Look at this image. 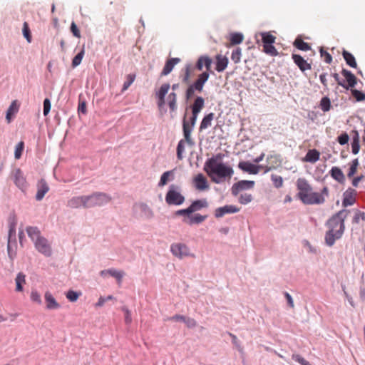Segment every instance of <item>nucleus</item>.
Returning a JSON list of instances; mask_svg holds the SVG:
<instances>
[{
    "instance_id": "obj_1",
    "label": "nucleus",
    "mask_w": 365,
    "mask_h": 365,
    "mask_svg": "<svg viewBox=\"0 0 365 365\" xmlns=\"http://www.w3.org/2000/svg\"><path fill=\"white\" fill-rule=\"evenodd\" d=\"M205 101L201 96H197L192 106V116L189 120H187L185 115L182 120V131L184 138L181 139L177 146V158L181 160L183 158V153L185 148V144L189 146H193L195 141L191 137V133L195 127L197 121V115L201 110L204 108Z\"/></svg>"
},
{
    "instance_id": "obj_2",
    "label": "nucleus",
    "mask_w": 365,
    "mask_h": 365,
    "mask_svg": "<svg viewBox=\"0 0 365 365\" xmlns=\"http://www.w3.org/2000/svg\"><path fill=\"white\" fill-rule=\"evenodd\" d=\"M223 155L218 153L208 158L204 165L203 170L210 177L212 182L219 184L230 180L234 174L232 168L222 162Z\"/></svg>"
},
{
    "instance_id": "obj_3",
    "label": "nucleus",
    "mask_w": 365,
    "mask_h": 365,
    "mask_svg": "<svg viewBox=\"0 0 365 365\" xmlns=\"http://www.w3.org/2000/svg\"><path fill=\"white\" fill-rule=\"evenodd\" d=\"M297 197L305 205H321L329 195V189L324 187L320 192H314L312 187L305 178H298L296 182Z\"/></svg>"
},
{
    "instance_id": "obj_4",
    "label": "nucleus",
    "mask_w": 365,
    "mask_h": 365,
    "mask_svg": "<svg viewBox=\"0 0 365 365\" xmlns=\"http://www.w3.org/2000/svg\"><path fill=\"white\" fill-rule=\"evenodd\" d=\"M349 211L344 209L334 215L327 222L329 230L326 234L325 240L329 246H332L335 241L342 236L345 226L344 220Z\"/></svg>"
},
{
    "instance_id": "obj_5",
    "label": "nucleus",
    "mask_w": 365,
    "mask_h": 365,
    "mask_svg": "<svg viewBox=\"0 0 365 365\" xmlns=\"http://www.w3.org/2000/svg\"><path fill=\"white\" fill-rule=\"evenodd\" d=\"M87 208L103 206L108 204L112 197L106 193L96 192L90 195H86Z\"/></svg>"
},
{
    "instance_id": "obj_6",
    "label": "nucleus",
    "mask_w": 365,
    "mask_h": 365,
    "mask_svg": "<svg viewBox=\"0 0 365 365\" xmlns=\"http://www.w3.org/2000/svg\"><path fill=\"white\" fill-rule=\"evenodd\" d=\"M165 202L169 205H180L185 202V197L180 192V187L171 185L165 195Z\"/></svg>"
},
{
    "instance_id": "obj_7",
    "label": "nucleus",
    "mask_w": 365,
    "mask_h": 365,
    "mask_svg": "<svg viewBox=\"0 0 365 365\" xmlns=\"http://www.w3.org/2000/svg\"><path fill=\"white\" fill-rule=\"evenodd\" d=\"M208 79V72H202V73L198 75L196 81L192 85H190L186 91L187 99L190 98L194 95L195 91H197L199 93L202 92L203 90L204 85L207 81Z\"/></svg>"
},
{
    "instance_id": "obj_8",
    "label": "nucleus",
    "mask_w": 365,
    "mask_h": 365,
    "mask_svg": "<svg viewBox=\"0 0 365 365\" xmlns=\"http://www.w3.org/2000/svg\"><path fill=\"white\" fill-rule=\"evenodd\" d=\"M170 251L174 256L180 259L185 257H195V255L190 252L189 247L182 243L173 244L170 247Z\"/></svg>"
},
{
    "instance_id": "obj_9",
    "label": "nucleus",
    "mask_w": 365,
    "mask_h": 365,
    "mask_svg": "<svg viewBox=\"0 0 365 365\" xmlns=\"http://www.w3.org/2000/svg\"><path fill=\"white\" fill-rule=\"evenodd\" d=\"M11 178L15 185L22 191H25L28 184L20 168H15L11 172Z\"/></svg>"
},
{
    "instance_id": "obj_10",
    "label": "nucleus",
    "mask_w": 365,
    "mask_h": 365,
    "mask_svg": "<svg viewBox=\"0 0 365 365\" xmlns=\"http://www.w3.org/2000/svg\"><path fill=\"white\" fill-rule=\"evenodd\" d=\"M34 245L36 249L43 254L46 257H50L52 254V250L50 244L48 243V240L42 237L41 238L38 239L37 241H35Z\"/></svg>"
},
{
    "instance_id": "obj_11",
    "label": "nucleus",
    "mask_w": 365,
    "mask_h": 365,
    "mask_svg": "<svg viewBox=\"0 0 365 365\" xmlns=\"http://www.w3.org/2000/svg\"><path fill=\"white\" fill-rule=\"evenodd\" d=\"M255 182L252 180H240L235 183L232 187V193L233 195H237L240 191L249 190L254 187Z\"/></svg>"
},
{
    "instance_id": "obj_12",
    "label": "nucleus",
    "mask_w": 365,
    "mask_h": 365,
    "mask_svg": "<svg viewBox=\"0 0 365 365\" xmlns=\"http://www.w3.org/2000/svg\"><path fill=\"white\" fill-rule=\"evenodd\" d=\"M193 185L195 189L199 191L207 190L210 187L206 177L202 173H199L194 177Z\"/></svg>"
},
{
    "instance_id": "obj_13",
    "label": "nucleus",
    "mask_w": 365,
    "mask_h": 365,
    "mask_svg": "<svg viewBox=\"0 0 365 365\" xmlns=\"http://www.w3.org/2000/svg\"><path fill=\"white\" fill-rule=\"evenodd\" d=\"M212 61L211 58H210L207 56H201L198 58L195 68L198 71H202L203 67H205L206 71L205 72H208L210 73H213V72L211 71V66H212Z\"/></svg>"
},
{
    "instance_id": "obj_14",
    "label": "nucleus",
    "mask_w": 365,
    "mask_h": 365,
    "mask_svg": "<svg viewBox=\"0 0 365 365\" xmlns=\"http://www.w3.org/2000/svg\"><path fill=\"white\" fill-rule=\"evenodd\" d=\"M67 206L72 209H77L81 207L87 208L86 195L75 196L71 197L68 201Z\"/></svg>"
},
{
    "instance_id": "obj_15",
    "label": "nucleus",
    "mask_w": 365,
    "mask_h": 365,
    "mask_svg": "<svg viewBox=\"0 0 365 365\" xmlns=\"http://www.w3.org/2000/svg\"><path fill=\"white\" fill-rule=\"evenodd\" d=\"M238 168L249 174L256 175L259 172L260 165H256L248 161H242L238 164Z\"/></svg>"
},
{
    "instance_id": "obj_16",
    "label": "nucleus",
    "mask_w": 365,
    "mask_h": 365,
    "mask_svg": "<svg viewBox=\"0 0 365 365\" xmlns=\"http://www.w3.org/2000/svg\"><path fill=\"white\" fill-rule=\"evenodd\" d=\"M240 211V208L235 205H225L217 208L215 210V216L217 218H220L226 214L236 213Z\"/></svg>"
},
{
    "instance_id": "obj_17",
    "label": "nucleus",
    "mask_w": 365,
    "mask_h": 365,
    "mask_svg": "<svg viewBox=\"0 0 365 365\" xmlns=\"http://www.w3.org/2000/svg\"><path fill=\"white\" fill-rule=\"evenodd\" d=\"M356 192L355 190L349 188L344 193L342 205L344 207L352 205L356 202Z\"/></svg>"
},
{
    "instance_id": "obj_18",
    "label": "nucleus",
    "mask_w": 365,
    "mask_h": 365,
    "mask_svg": "<svg viewBox=\"0 0 365 365\" xmlns=\"http://www.w3.org/2000/svg\"><path fill=\"white\" fill-rule=\"evenodd\" d=\"M37 188H38V190H37V192L36 195V199L37 200H41L43 198L46 193H47L48 192L49 187H48L47 182H46V180L43 179H41L38 182Z\"/></svg>"
},
{
    "instance_id": "obj_19",
    "label": "nucleus",
    "mask_w": 365,
    "mask_h": 365,
    "mask_svg": "<svg viewBox=\"0 0 365 365\" xmlns=\"http://www.w3.org/2000/svg\"><path fill=\"white\" fill-rule=\"evenodd\" d=\"M292 59L302 71L311 69V65L307 63V61L304 60L300 55L292 54Z\"/></svg>"
},
{
    "instance_id": "obj_20",
    "label": "nucleus",
    "mask_w": 365,
    "mask_h": 365,
    "mask_svg": "<svg viewBox=\"0 0 365 365\" xmlns=\"http://www.w3.org/2000/svg\"><path fill=\"white\" fill-rule=\"evenodd\" d=\"M320 153L317 149L309 150L306 155L302 159L303 162L315 163L319 160Z\"/></svg>"
},
{
    "instance_id": "obj_21",
    "label": "nucleus",
    "mask_w": 365,
    "mask_h": 365,
    "mask_svg": "<svg viewBox=\"0 0 365 365\" xmlns=\"http://www.w3.org/2000/svg\"><path fill=\"white\" fill-rule=\"evenodd\" d=\"M170 87V86L169 83H164L160 86L158 92L157 93V96L158 98V105L160 108H161L165 104V97L168 93Z\"/></svg>"
},
{
    "instance_id": "obj_22",
    "label": "nucleus",
    "mask_w": 365,
    "mask_h": 365,
    "mask_svg": "<svg viewBox=\"0 0 365 365\" xmlns=\"http://www.w3.org/2000/svg\"><path fill=\"white\" fill-rule=\"evenodd\" d=\"M180 61L179 58H172L168 59L161 72V76L168 75L173 69L174 66Z\"/></svg>"
},
{
    "instance_id": "obj_23",
    "label": "nucleus",
    "mask_w": 365,
    "mask_h": 365,
    "mask_svg": "<svg viewBox=\"0 0 365 365\" xmlns=\"http://www.w3.org/2000/svg\"><path fill=\"white\" fill-rule=\"evenodd\" d=\"M44 297L46 304V309H56L60 307V304L56 302L51 292H46L45 293Z\"/></svg>"
},
{
    "instance_id": "obj_24",
    "label": "nucleus",
    "mask_w": 365,
    "mask_h": 365,
    "mask_svg": "<svg viewBox=\"0 0 365 365\" xmlns=\"http://www.w3.org/2000/svg\"><path fill=\"white\" fill-rule=\"evenodd\" d=\"M208 207V202L207 199L203 198L200 200H195L190 205L192 213L199 211L202 208H206Z\"/></svg>"
},
{
    "instance_id": "obj_25",
    "label": "nucleus",
    "mask_w": 365,
    "mask_h": 365,
    "mask_svg": "<svg viewBox=\"0 0 365 365\" xmlns=\"http://www.w3.org/2000/svg\"><path fill=\"white\" fill-rule=\"evenodd\" d=\"M207 216L201 215L200 214H195L194 215L188 216V217H185L183 219V222L190 225L193 224H200L204 222L206 219Z\"/></svg>"
},
{
    "instance_id": "obj_26",
    "label": "nucleus",
    "mask_w": 365,
    "mask_h": 365,
    "mask_svg": "<svg viewBox=\"0 0 365 365\" xmlns=\"http://www.w3.org/2000/svg\"><path fill=\"white\" fill-rule=\"evenodd\" d=\"M216 70L218 72L223 71L227 66L228 58L226 56L220 54L217 55L216 57Z\"/></svg>"
},
{
    "instance_id": "obj_27",
    "label": "nucleus",
    "mask_w": 365,
    "mask_h": 365,
    "mask_svg": "<svg viewBox=\"0 0 365 365\" xmlns=\"http://www.w3.org/2000/svg\"><path fill=\"white\" fill-rule=\"evenodd\" d=\"M342 75L346 78L348 85L346 86L353 88L355 86V85L357 83V78L356 77L349 71L346 69H342L341 71Z\"/></svg>"
},
{
    "instance_id": "obj_28",
    "label": "nucleus",
    "mask_w": 365,
    "mask_h": 365,
    "mask_svg": "<svg viewBox=\"0 0 365 365\" xmlns=\"http://www.w3.org/2000/svg\"><path fill=\"white\" fill-rule=\"evenodd\" d=\"M331 177L337 182L342 183L345 180V176L341 170L338 167H333L330 172Z\"/></svg>"
},
{
    "instance_id": "obj_29",
    "label": "nucleus",
    "mask_w": 365,
    "mask_h": 365,
    "mask_svg": "<svg viewBox=\"0 0 365 365\" xmlns=\"http://www.w3.org/2000/svg\"><path fill=\"white\" fill-rule=\"evenodd\" d=\"M26 232L34 242L43 237L41 235L40 230L36 227L30 226L26 227Z\"/></svg>"
},
{
    "instance_id": "obj_30",
    "label": "nucleus",
    "mask_w": 365,
    "mask_h": 365,
    "mask_svg": "<svg viewBox=\"0 0 365 365\" xmlns=\"http://www.w3.org/2000/svg\"><path fill=\"white\" fill-rule=\"evenodd\" d=\"M19 108V105L18 104L17 101H13L6 112V118L8 123H10L11 116L15 115L18 112Z\"/></svg>"
},
{
    "instance_id": "obj_31",
    "label": "nucleus",
    "mask_w": 365,
    "mask_h": 365,
    "mask_svg": "<svg viewBox=\"0 0 365 365\" xmlns=\"http://www.w3.org/2000/svg\"><path fill=\"white\" fill-rule=\"evenodd\" d=\"M26 276L22 272H19L16 279V291L21 292L23 291V285L26 283Z\"/></svg>"
},
{
    "instance_id": "obj_32",
    "label": "nucleus",
    "mask_w": 365,
    "mask_h": 365,
    "mask_svg": "<svg viewBox=\"0 0 365 365\" xmlns=\"http://www.w3.org/2000/svg\"><path fill=\"white\" fill-rule=\"evenodd\" d=\"M214 117H215V114L213 113H210L207 115H206L201 123H200V130H205L206 128H207L208 127H210L211 125V123L212 121V120L214 119Z\"/></svg>"
},
{
    "instance_id": "obj_33",
    "label": "nucleus",
    "mask_w": 365,
    "mask_h": 365,
    "mask_svg": "<svg viewBox=\"0 0 365 365\" xmlns=\"http://www.w3.org/2000/svg\"><path fill=\"white\" fill-rule=\"evenodd\" d=\"M353 132L354 133V135L353 137V140L351 143V150L352 153L354 155H356L359 153L360 150L359 135V133L356 130H354Z\"/></svg>"
},
{
    "instance_id": "obj_34",
    "label": "nucleus",
    "mask_w": 365,
    "mask_h": 365,
    "mask_svg": "<svg viewBox=\"0 0 365 365\" xmlns=\"http://www.w3.org/2000/svg\"><path fill=\"white\" fill-rule=\"evenodd\" d=\"M294 46L297 48L304 51H307L311 49L310 45L308 43L304 42L301 38L299 37L295 39Z\"/></svg>"
},
{
    "instance_id": "obj_35",
    "label": "nucleus",
    "mask_w": 365,
    "mask_h": 365,
    "mask_svg": "<svg viewBox=\"0 0 365 365\" xmlns=\"http://www.w3.org/2000/svg\"><path fill=\"white\" fill-rule=\"evenodd\" d=\"M243 35L240 33H233L230 34V44L227 45V46H234L237 44H240L243 41Z\"/></svg>"
},
{
    "instance_id": "obj_36",
    "label": "nucleus",
    "mask_w": 365,
    "mask_h": 365,
    "mask_svg": "<svg viewBox=\"0 0 365 365\" xmlns=\"http://www.w3.org/2000/svg\"><path fill=\"white\" fill-rule=\"evenodd\" d=\"M343 57L344 60L346 61V63L352 67V68H356V62L355 61L354 56L349 52L346 51H344L342 53Z\"/></svg>"
},
{
    "instance_id": "obj_37",
    "label": "nucleus",
    "mask_w": 365,
    "mask_h": 365,
    "mask_svg": "<svg viewBox=\"0 0 365 365\" xmlns=\"http://www.w3.org/2000/svg\"><path fill=\"white\" fill-rule=\"evenodd\" d=\"M193 71V67L191 64H187L184 69H183V71H184V74L182 77V81L183 83H188L190 82V76H191V73Z\"/></svg>"
},
{
    "instance_id": "obj_38",
    "label": "nucleus",
    "mask_w": 365,
    "mask_h": 365,
    "mask_svg": "<svg viewBox=\"0 0 365 365\" xmlns=\"http://www.w3.org/2000/svg\"><path fill=\"white\" fill-rule=\"evenodd\" d=\"M170 177H173V171H166L163 173V175L160 177V180L158 182L159 187H163L165 186L169 180H170Z\"/></svg>"
},
{
    "instance_id": "obj_39",
    "label": "nucleus",
    "mask_w": 365,
    "mask_h": 365,
    "mask_svg": "<svg viewBox=\"0 0 365 365\" xmlns=\"http://www.w3.org/2000/svg\"><path fill=\"white\" fill-rule=\"evenodd\" d=\"M176 98V94L174 92L170 93L168 96L167 101L171 111L177 109Z\"/></svg>"
},
{
    "instance_id": "obj_40",
    "label": "nucleus",
    "mask_w": 365,
    "mask_h": 365,
    "mask_svg": "<svg viewBox=\"0 0 365 365\" xmlns=\"http://www.w3.org/2000/svg\"><path fill=\"white\" fill-rule=\"evenodd\" d=\"M85 54V48L83 46L81 51L73 58L72 60V67L76 68L78 65L81 64V61Z\"/></svg>"
},
{
    "instance_id": "obj_41",
    "label": "nucleus",
    "mask_w": 365,
    "mask_h": 365,
    "mask_svg": "<svg viewBox=\"0 0 365 365\" xmlns=\"http://www.w3.org/2000/svg\"><path fill=\"white\" fill-rule=\"evenodd\" d=\"M108 273L110 276L115 277L118 280V284L121 283L123 277L124 275V272H123L118 271V270H116V269H108Z\"/></svg>"
},
{
    "instance_id": "obj_42",
    "label": "nucleus",
    "mask_w": 365,
    "mask_h": 365,
    "mask_svg": "<svg viewBox=\"0 0 365 365\" xmlns=\"http://www.w3.org/2000/svg\"><path fill=\"white\" fill-rule=\"evenodd\" d=\"M359 165V160L357 158L354 159L351 161L350 168H349V172L347 174L348 178H351L354 176V175L357 171V168H358Z\"/></svg>"
},
{
    "instance_id": "obj_43",
    "label": "nucleus",
    "mask_w": 365,
    "mask_h": 365,
    "mask_svg": "<svg viewBox=\"0 0 365 365\" xmlns=\"http://www.w3.org/2000/svg\"><path fill=\"white\" fill-rule=\"evenodd\" d=\"M262 37L263 45L274 43L276 39V37L274 36L267 32L262 33Z\"/></svg>"
},
{
    "instance_id": "obj_44",
    "label": "nucleus",
    "mask_w": 365,
    "mask_h": 365,
    "mask_svg": "<svg viewBox=\"0 0 365 365\" xmlns=\"http://www.w3.org/2000/svg\"><path fill=\"white\" fill-rule=\"evenodd\" d=\"M272 44L273 43L263 45V51L267 54H269L272 56H275L278 54V52Z\"/></svg>"
},
{
    "instance_id": "obj_45",
    "label": "nucleus",
    "mask_w": 365,
    "mask_h": 365,
    "mask_svg": "<svg viewBox=\"0 0 365 365\" xmlns=\"http://www.w3.org/2000/svg\"><path fill=\"white\" fill-rule=\"evenodd\" d=\"M361 221H365V212L359 210L354 212L353 223L359 224Z\"/></svg>"
},
{
    "instance_id": "obj_46",
    "label": "nucleus",
    "mask_w": 365,
    "mask_h": 365,
    "mask_svg": "<svg viewBox=\"0 0 365 365\" xmlns=\"http://www.w3.org/2000/svg\"><path fill=\"white\" fill-rule=\"evenodd\" d=\"M320 107L324 112L329 111L331 108L330 99L328 97L322 98L320 101Z\"/></svg>"
},
{
    "instance_id": "obj_47",
    "label": "nucleus",
    "mask_w": 365,
    "mask_h": 365,
    "mask_svg": "<svg viewBox=\"0 0 365 365\" xmlns=\"http://www.w3.org/2000/svg\"><path fill=\"white\" fill-rule=\"evenodd\" d=\"M135 74H128L126 76V81L123 83L122 91H126L130 86L134 82Z\"/></svg>"
},
{
    "instance_id": "obj_48",
    "label": "nucleus",
    "mask_w": 365,
    "mask_h": 365,
    "mask_svg": "<svg viewBox=\"0 0 365 365\" xmlns=\"http://www.w3.org/2000/svg\"><path fill=\"white\" fill-rule=\"evenodd\" d=\"M271 180L275 187L279 188L283 185V179L281 176L272 174L271 175Z\"/></svg>"
},
{
    "instance_id": "obj_49",
    "label": "nucleus",
    "mask_w": 365,
    "mask_h": 365,
    "mask_svg": "<svg viewBox=\"0 0 365 365\" xmlns=\"http://www.w3.org/2000/svg\"><path fill=\"white\" fill-rule=\"evenodd\" d=\"M351 93L356 101H365V93L356 89H351Z\"/></svg>"
},
{
    "instance_id": "obj_50",
    "label": "nucleus",
    "mask_w": 365,
    "mask_h": 365,
    "mask_svg": "<svg viewBox=\"0 0 365 365\" xmlns=\"http://www.w3.org/2000/svg\"><path fill=\"white\" fill-rule=\"evenodd\" d=\"M24 148V143L23 141L19 142L15 148L14 156L16 159H19L22 155V152Z\"/></svg>"
},
{
    "instance_id": "obj_51",
    "label": "nucleus",
    "mask_w": 365,
    "mask_h": 365,
    "mask_svg": "<svg viewBox=\"0 0 365 365\" xmlns=\"http://www.w3.org/2000/svg\"><path fill=\"white\" fill-rule=\"evenodd\" d=\"M23 35L26 38L27 41L30 43L31 41V34L27 22H24L23 24Z\"/></svg>"
},
{
    "instance_id": "obj_52",
    "label": "nucleus",
    "mask_w": 365,
    "mask_h": 365,
    "mask_svg": "<svg viewBox=\"0 0 365 365\" xmlns=\"http://www.w3.org/2000/svg\"><path fill=\"white\" fill-rule=\"evenodd\" d=\"M241 55V49L240 48H237L232 51L231 55V59L233 61L234 63H237L240 61Z\"/></svg>"
},
{
    "instance_id": "obj_53",
    "label": "nucleus",
    "mask_w": 365,
    "mask_h": 365,
    "mask_svg": "<svg viewBox=\"0 0 365 365\" xmlns=\"http://www.w3.org/2000/svg\"><path fill=\"white\" fill-rule=\"evenodd\" d=\"M81 293H78L73 290H69L66 294V298L71 302H76L78 299Z\"/></svg>"
},
{
    "instance_id": "obj_54",
    "label": "nucleus",
    "mask_w": 365,
    "mask_h": 365,
    "mask_svg": "<svg viewBox=\"0 0 365 365\" xmlns=\"http://www.w3.org/2000/svg\"><path fill=\"white\" fill-rule=\"evenodd\" d=\"M292 358L295 361L299 363L301 365H312L309 361H307L304 358L301 356L299 354H292Z\"/></svg>"
},
{
    "instance_id": "obj_55",
    "label": "nucleus",
    "mask_w": 365,
    "mask_h": 365,
    "mask_svg": "<svg viewBox=\"0 0 365 365\" xmlns=\"http://www.w3.org/2000/svg\"><path fill=\"white\" fill-rule=\"evenodd\" d=\"M31 299L32 302H36L38 304H41L42 302L41 295L36 290L31 291Z\"/></svg>"
},
{
    "instance_id": "obj_56",
    "label": "nucleus",
    "mask_w": 365,
    "mask_h": 365,
    "mask_svg": "<svg viewBox=\"0 0 365 365\" xmlns=\"http://www.w3.org/2000/svg\"><path fill=\"white\" fill-rule=\"evenodd\" d=\"M252 200V197L250 194L245 193L242 194L239 198V202L241 204L245 205L250 202Z\"/></svg>"
},
{
    "instance_id": "obj_57",
    "label": "nucleus",
    "mask_w": 365,
    "mask_h": 365,
    "mask_svg": "<svg viewBox=\"0 0 365 365\" xmlns=\"http://www.w3.org/2000/svg\"><path fill=\"white\" fill-rule=\"evenodd\" d=\"M349 137L348 134L346 133H343L339 136H338L337 141L340 145H344L349 142Z\"/></svg>"
},
{
    "instance_id": "obj_58",
    "label": "nucleus",
    "mask_w": 365,
    "mask_h": 365,
    "mask_svg": "<svg viewBox=\"0 0 365 365\" xmlns=\"http://www.w3.org/2000/svg\"><path fill=\"white\" fill-rule=\"evenodd\" d=\"M321 56L324 58V60L327 63H331L332 61V57L327 51H324L323 48L320 49Z\"/></svg>"
},
{
    "instance_id": "obj_59",
    "label": "nucleus",
    "mask_w": 365,
    "mask_h": 365,
    "mask_svg": "<svg viewBox=\"0 0 365 365\" xmlns=\"http://www.w3.org/2000/svg\"><path fill=\"white\" fill-rule=\"evenodd\" d=\"M71 31L73 35L76 38H81L80 31L74 21H73L71 24Z\"/></svg>"
},
{
    "instance_id": "obj_60",
    "label": "nucleus",
    "mask_w": 365,
    "mask_h": 365,
    "mask_svg": "<svg viewBox=\"0 0 365 365\" xmlns=\"http://www.w3.org/2000/svg\"><path fill=\"white\" fill-rule=\"evenodd\" d=\"M140 207L141 211L143 212L148 217H150L153 215L150 208L146 204H140Z\"/></svg>"
},
{
    "instance_id": "obj_61",
    "label": "nucleus",
    "mask_w": 365,
    "mask_h": 365,
    "mask_svg": "<svg viewBox=\"0 0 365 365\" xmlns=\"http://www.w3.org/2000/svg\"><path fill=\"white\" fill-rule=\"evenodd\" d=\"M51 110V102L48 98H46L43 101V115L46 116Z\"/></svg>"
},
{
    "instance_id": "obj_62",
    "label": "nucleus",
    "mask_w": 365,
    "mask_h": 365,
    "mask_svg": "<svg viewBox=\"0 0 365 365\" xmlns=\"http://www.w3.org/2000/svg\"><path fill=\"white\" fill-rule=\"evenodd\" d=\"M16 235V223H12L9 226L8 242H10L12 237Z\"/></svg>"
},
{
    "instance_id": "obj_63",
    "label": "nucleus",
    "mask_w": 365,
    "mask_h": 365,
    "mask_svg": "<svg viewBox=\"0 0 365 365\" xmlns=\"http://www.w3.org/2000/svg\"><path fill=\"white\" fill-rule=\"evenodd\" d=\"M183 322L185 323L187 327L189 328H193L197 326V322L194 319H192V318L185 317Z\"/></svg>"
},
{
    "instance_id": "obj_64",
    "label": "nucleus",
    "mask_w": 365,
    "mask_h": 365,
    "mask_svg": "<svg viewBox=\"0 0 365 365\" xmlns=\"http://www.w3.org/2000/svg\"><path fill=\"white\" fill-rule=\"evenodd\" d=\"M192 214L190 206L186 209L179 210L175 212L176 215H186L187 217Z\"/></svg>"
}]
</instances>
